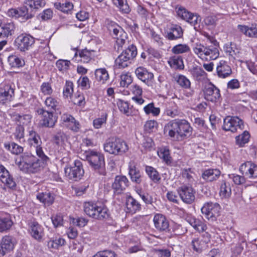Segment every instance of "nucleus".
<instances>
[{"label": "nucleus", "mask_w": 257, "mask_h": 257, "mask_svg": "<svg viewBox=\"0 0 257 257\" xmlns=\"http://www.w3.org/2000/svg\"><path fill=\"white\" fill-rule=\"evenodd\" d=\"M70 62L66 60L60 59L56 62V66L60 71H66L70 66Z\"/></svg>", "instance_id": "54"}, {"label": "nucleus", "mask_w": 257, "mask_h": 257, "mask_svg": "<svg viewBox=\"0 0 257 257\" xmlns=\"http://www.w3.org/2000/svg\"><path fill=\"white\" fill-rule=\"evenodd\" d=\"M248 69L253 74L257 75V62L246 61Z\"/></svg>", "instance_id": "64"}, {"label": "nucleus", "mask_w": 257, "mask_h": 257, "mask_svg": "<svg viewBox=\"0 0 257 257\" xmlns=\"http://www.w3.org/2000/svg\"><path fill=\"white\" fill-rule=\"evenodd\" d=\"M37 198L47 206H50L54 202V197L50 192L40 193L37 195Z\"/></svg>", "instance_id": "36"}, {"label": "nucleus", "mask_w": 257, "mask_h": 257, "mask_svg": "<svg viewBox=\"0 0 257 257\" xmlns=\"http://www.w3.org/2000/svg\"><path fill=\"white\" fill-rule=\"evenodd\" d=\"M204 36L213 44V45L207 46V51H206L207 60L216 59L219 56L218 42L213 37L206 33L204 34Z\"/></svg>", "instance_id": "12"}, {"label": "nucleus", "mask_w": 257, "mask_h": 257, "mask_svg": "<svg viewBox=\"0 0 257 257\" xmlns=\"http://www.w3.org/2000/svg\"><path fill=\"white\" fill-rule=\"evenodd\" d=\"M95 76L96 79L99 82L103 84L108 80L109 75L105 68H99L95 70Z\"/></svg>", "instance_id": "38"}, {"label": "nucleus", "mask_w": 257, "mask_h": 257, "mask_svg": "<svg viewBox=\"0 0 257 257\" xmlns=\"http://www.w3.org/2000/svg\"><path fill=\"white\" fill-rule=\"evenodd\" d=\"M216 72L219 78H225L232 74V69L226 61L220 60L217 64Z\"/></svg>", "instance_id": "23"}, {"label": "nucleus", "mask_w": 257, "mask_h": 257, "mask_svg": "<svg viewBox=\"0 0 257 257\" xmlns=\"http://www.w3.org/2000/svg\"><path fill=\"white\" fill-rule=\"evenodd\" d=\"M193 75L198 80L204 79L207 76L206 73L201 68H196L193 72Z\"/></svg>", "instance_id": "61"}, {"label": "nucleus", "mask_w": 257, "mask_h": 257, "mask_svg": "<svg viewBox=\"0 0 257 257\" xmlns=\"http://www.w3.org/2000/svg\"><path fill=\"white\" fill-rule=\"evenodd\" d=\"M5 148L11 151V152L15 155L21 154L23 151V148L18 145L14 142L11 143V144H5Z\"/></svg>", "instance_id": "43"}, {"label": "nucleus", "mask_w": 257, "mask_h": 257, "mask_svg": "<svg viewBox=\"0 0 257 257\" xmlns=\"http://www.w3.org/2000/svg\"><path fill=\"white\" fill-rule=\"evenodd\" d=\"M239 171L242 175L247 178H255L257 177V165L251 162L243 163L239 167Z\"/></svg>", "instance_id": "15"}, {"label": "nucleus", "mask_w": 257, "mask_h": 257, "mask_svg": "<svg viewBox=\"0 0 257 257\" xmlns=\"http://www.w3.org/2000/svg\"><path fill=\"white\" fill-rule=\"evenodd\" d=\"M55 6L56 9L65 13H68L73 8L72 3L70 2H66L62 4L56 3Z\"/></svg>", "instance_id": "49"}, {"label": "nucleus", "mask_w": 257, "mask_h": 257, "mask_svg": "<svg viewBox=\"0 0 257 257\" xmlns=\"http://www.w3.org/2000/svg\"><path fill=\"white\" fill-rule=\"evenodd\" d=\"M86 160L90 166L99 175H106L104 156L98 152L90 151L86 155Z\"/></svg>", "instance_id": "4"}, {"label": "nucleus", "mask_w": 257, "mask_h": 257, "mask_svg": "<svg viewBox=\"0 0 257 257\" xmlns=\"http://www.w3.org/2000/svg\"><path fill=\"white\" fill-rule=\"evenodd\" d=\"M105 152L114 155H122L128 150L126 143L118 138L108 139L103 145Z\"/></svg>", "instance_id": "3"}, {"label": "nucleus", "mask_w": 257, "mask_h": 257, "mask_svg": "<svg viewBox=\"0 0 257 257\" xmlns=\"http://www.w3.org/2000/svg\"><path fill=\"white\" fill-rule=\"evenodd\" d=\"M158 154L159 157L162 159L167 164L171 163V157L169 153V151L166 149H161L158 152Z\"/></svg>", "instance_id": "52"}, {"label": "nucleus", "mask_w": 257, "mask_h": 257, "mask_svg": "<svg viewBox=\"0 0 257 257\" xmlns=\"http://www.w3.org/2000/svg\"><path fill=\"white\" fill-rule=\"evenodd\" d=\"M84 210L89 216L98 220L107 219L109 216L107 208L101 205L99 206L96 203H85Z\"/></svg>", "instance_id": "6"}, {"label": "nucleus", "mask_w": 257, "mask_h": 257, "mask_svg": "<svg viewBox=\"0 0 257 257\" xmlns=\"http://www.w3.org/2000/svg\"><path fill=\"white\" fill-rule=\"evenodd\" d=\"M178 192L182 200L186 204H191L195 200V191L191 187L182 186L178 189Z\"/></svg>", "instance_id": "14"}, {"label": "nucleus", "mask_w": 257, "mask_h": 257, "mask_svg": "<svg viewBox=\"0 0 257 257\" xmlns=\"http://www.w3.org/2000/svg\"><path fill=\"white\" fill-rule=\"evenodd\" d=\"M206 244L199 238H196L192 240V245L193 249L198 252H200L205 247Z\"/></svg>", "instance_id": "45"}, {"label": "nucleus", "mask_w": 257, "mask_h": 257, "mask_svg": "<svg viewBox=\"0 0 257 257\" xmlns=\"http://www.w3.org/2000/svg\"><path fill=\"white\" fill-rule=\"evenodd\" d=\"M238 30L246 37L256 38H257V24H252L249 26L238 25Z\"/></svg>", "instance_id": "27"}, {"label": "nucleus", "mask_w": 257, "mask_h": 257, "mask_svg": "<svg viewBox=\"0 0 257 257\" xmlns=\"http://www.w3.org/2000/svg\"><path fill=\"white\" fill-rule=\"evenodd\" d=\"M73 92V84L70 81H66L63 88L64 96H71Z\"/></svg>", "instance_id": "57"}, {"label": "nucleus", "mask_w": 257, "mask_h": 257, "mask_svg": "<svg viewBox=\"0 0 257 257\" xmlns=\"http://www.w3.org/2000/svg\"><path fill=\"white\" fill-rule=\"evenodd\" d=\"M125 205L127 211L131 213H135L141 209V204L132 196L126 198Z\"/></svg>", "instance_id": "28"}, {"label": "nucleus", "mask_w": 257, "mask_h": 257, "mask_svg": "<svg viewBox=\"0 0 257 257\" xmlns=\"http://www.w3.org/2000/svg\"><path fill=\"white\" fill-rule=\"evenodd\" d=\"M131 91L135 96H141L143 92L142 88L138 84H133L130 87Z\"/></svg>", "instance_id": "63"}, {"label": "nucleus", "mask_w": 257, "mask_h": 257, "mask_svg": "<svg viewBox=\"0 0 257 257\" xmlns=\"http://www.w3.org/2000/svg\"><path fill=\"white\" fill-rule=\"evenodd\" d=\"M93 51H90L86 49L82 50L78 52H76L72 60L75 62H81L82 63H88L93 56Z\"/></svg>", "instance_id": "25"}, {"label": "nucleus", "mask_w": 257, "mask_h": 257, "mask_svg": "<svg viewBox=\"0 0 257 257\" xmlns=\"http://www.w3.org/2000/svg\"><path fill=\"white\" fill-rule=\"evenodd\" d=\"M46 3V0H25V4L34 9H38L44 7Z\"/></svg>", "instance_id": "42"}, {"label": "nucleus", "mask_w": 257, "mask_h": 257, "mask_svg": "<svg viewBox=\"0 0 257 257\" xmlns=\"http://www.w3.org/2000/svg\"><path fill=\"white\" fill-rule=\"evenodd\" d=\"M34 38L30 35L22 34L15 41V46L21 52H25L34 44Z\"/></svg>", "instance_id": "10"}, {"label": "nucleus", "mask_w": 257, "mask_h": 257, "mask_svg": "<svg viewBox=\"0 0 257 257\" xmlns=\"http://www.w3.org/2000/svg\"><path fill=\"white\" fill-rule=\"evenodd\" d=\"M61 121L64 125L74 132H77L80 129V125L79 122L70 114H63L61 116Z\"/></svg>", "instance_id": "21"}, {"label": "nucleus", "mask_w": 257, "mask_h": 257, "mask_svg": "<svg viewBox=\"0 0 257 257\" xmlns=\"http://www.w3.org/2000/svg\"><path fill=\"white\" fill-rule=\"evenodd\" d=\"M129 181L125 176H116L112 187L115 194L122 193L128 186Z\"/></svg>", "instance_id": "16"}, {"label": "nucleus", "mask_w": 257, "mask_h": 257, "mask_svg": "<svg viewBox=\"0 0 257 257\" xmlns=\"http://www.w3.org/2000/svg\"><path fill=\"white\" fill-rule=\"evenodd\" d=\"M13 222L10 215L0 217V232H3L9 230L12 225Z\"/></svg>", "instance_id": "34"}, {"label": "nucleus", "mask_w": 257, "mask_h": 257, "mask_svg": "<svg viewBox=\"0 0 257 257\" xmlns=\"http://www.w3.org/2000/svg\"><path fill=\"white\" fill-rule=\"evenodd\" d=\"M15 138L20 143L24 142V128L22 125L17 126L15 132L14 133Z\"/></svg>", "instance_id": "50"}, {"label": "nucleus", "mask_w": 257, "mask_h": 257, "mask_svg": "<svg viewBox=\"0 0 257 257\" xmlns=\"http://www.w3.org/2000/svg\"><path fill=\"white\" fill-rule=\"evenodd\" d=\"M192 131L189 123L185 119H175L169 122L164 127L165 133L175 140H179L190 136Z\"/></svg>", "instance_id": "1"}, {"label": "nucleus", "mask_w": 257, "mask_h": 257, "mask_svg": "<svg viewBox=\"0 0 257 257\" xmlns=\"http://www.w3.org/2000/svg\"><path fill=\"white\" fill-rule=\"evenodd\" d=\"M128 174L131 180L137 184H140L142 181V177L140 171L135 165H129Z\"/></svg>", "instance_id": "32"}, {"label": "nucleus", "mask_w": 257, "mask_h": 257, "mask_svg": "<svg viewBox=\"0 0 257 257\" xmlns=\"http://www.w3.org/2000/svg\"><path fill=\"white\" fill-rule=\"evenodd\" d=\"M135 74L137 77L148 86H151L154 79V74L149 72L146 68L139 67L135 70Z\"/></svg>", "instance_id": "19"}, {"label": "nucleus", "mask_w": 257, "mask_h": 257, "mask_svg": "<svg viewBox=\"0 0 257 257\" xmlns=\"http://www.w3.org/2000/svg\"><path fill=\"white\" fill-rule=\"evenodd\" d=\"M219 211L220 206L216 203L207 202L201 208V212L205 215V217L212 220H215L219 215Z\"/></svg>", "instance_id": "11"}, {"label": "nucleus", "mask_w": 257, "mask_h": 257, "mask_svg": "<svg viewBox=\"0 0 257 257\" xmlns=\"http://www.w3.org/2000/svg\"><path fill=\"white\" fill-rule=\"evenodd\" d=\"M222 128L226 131L234 133L244 128L243 122L238 117L227 116L224 119V124Z\"/></svg>", "instance_id": "9"}, {"label": "nucleus", "mask_w": 257, "mask_h": 257, "mask_svg": "<svg viewBox=\"0 0 257 257\" xmlns=\"http://www.w3.org/2000/svg\"><path fill=\"white\" fill-rule=\"evenodd\" d=\"M121 81L120 86L124 87H127L128 85L132 82V78L128 74H123L120 76Z\"/></svg>", "instance_id": "59"}, {"label": "nucleus", "mask_w": 257, "mask_h": 257, "mask_svg": "<svg viewBox=\"0 0 257 257\" xmlns=\"http://www.w3.org/2000/svg\"><path fill=\"white\" fill-rule=\"evenodd\" d=\"M137 54L136 47L133 44L129 45L127 48L118 56L115 61V64L119 69L124 68L131 64Z\"/></svg>", "instance_id": "7"}, {"label": "nucleus", "mask_w": 257, "mask_h": 257, "mask_svg": "<svg viewBox=\"0 0 257 257\" xmlns=\"http://www.w3.org/2000/svg\"><path fill=\"white\" fill-rule=\"evenodd\" d=\"M144 111L147 114L152 113L154 115L157 116L160 113V108L155 107L153 103H150L144 107Z\"/></svg>", "instance_id": "56"}, {"label": "nucleus", "mask_w": 257, "mask_h": 257, "mask_svg": "<svg viewBox=\"0 0 257 257\" xmlns=\"http://www.w3.org/2000/svg\"><path fill=\"white\" fill-rule=\"evenodd\" d=\"M15 242L12 236H4L0 243V257L4 256L10 252L14 248Z\"/></svg>", "instance_id": "18"}, {"label": "nucleus", "mask_w": 257, "mask_h": 257, "mask_svg": "<svg viewBox=\"0 0 257 257\" xmlns=\"http://www.w3.org/2000/svg\"><path fill=\"white\" fill-rule=\"evenodd\" d=\"M0 180L8 187L15 189L16 183L9 172L3 165H0Z\"/></svg>", "instance_id": "20"}, {"label": "nucleus", "mask_w": 257, "mask_h": 257, "mask_svg": "<svg viewBox=\"0 0 257 257\" xmlns=\"http://www.w3.org/2000/svg\"><path fill=\"white\" fill-rule=\"evenodd\" d=\"M171 51L175 54H180L185 53H188L190 51V48L187 44H178L174 46Z\"/></svg>", "instance_id": "41"}, {"label": "nucleus", "mask_w": 257, "mask_h": 257, "mask_svg": "<svg viewBox=\"0 0 257 257\" xmlns=\"http://www.w3.org/2000/svg\"><path fill=\"white\" fill-rule=\"evenodd\" d=\"M8 61L10 66L12 68H20L25 65V61L15 54L9 56Z\"/></svg>", "instance_id": "33"}, {"label": "nucleus", "mask_w": 257, "mask_h": 257, "mask_svg": "<svg viewBox=\"0 0 257 257\" xmlns=\"http://www.w3.org/2000/svg\"><path fill=\"white\" fill-rule=\"evenodd\" d=\"M204 93L206 96H219L220 91L214 85H211L205 88Z\"/></svg>", "instance_id": "51"}, {"label": "nucleus", "mask_w": 257, "mask_h": 257, "mask_svg": "<svg viewBox=\"0 0 257 257\" xmlns=\"http://www.w3.org/2000/svg\"><path fill=\"white\" fill-rule=\"evenodd\" d=\"M113 4L119 7L124 13H128L130 12L128 6L125 4V0H112Z\"/></svg>", "instance_id": "58"}, {"label": "nucleus", "mask_w": 257, "mask_h": 257, "mask_svg": "<svg viewBox=\"0 0 257 257\" xmlns=\"http://www.w3.org/2000/svg\"><path fill=\"white\" fill-rule=\"evenodd\" d=\"M29 136L28 142L30 145L35 147L41 143L40 137L36 132L33 130L30 131Z\"/></svg>", "instance_id": "46"}, {"label": "nucleus", "mask_w": 257, "mask_h": 257, "mask_svg": "<svg viewBox=\"0 0 257 257\" xmlns=\"http://www.w3.org/2000/svg\"><path fill=\"white\" fill-rule=\"evenodd\" d=\"M175 12L177 16L193 26L196 31L201 29V17L197 14L188 11L185 8L180 5H177Z\"/></svg>", "instance_id": "5"}, {"label": "nucleus", "mask_w": 257, "mask_h": 257, "mask_svg": "<svg viewBox=\"0 0 257 257\" xmlns=\"http://www.w3.org/2000/svg\"><path fill=\"white\" fill-rule=\"evenodd\" d=\"M15 25L14 23H0V38H7L14 34Z\"/></svg>", "instance_id": "26"}, {"label": "nucleus", "mask_w": 257, "mask_h": 257, "mask_svg": "<svg viewBox=\"0 0 257 257\" xmlns=\"http://www.w3.org/2000/svg\"><path fill=\"white\" fill-rule=\"evenodd\" d=\"M207 46H204L201 44H196L195 46L193 48L194 53L196 54L198 57L201 59H205L207 60L206 51Z\"/></svg>", "instance_id": "39"}, {"label": "nucleus", "mask_w": 257, "mask_h": 257, "mask_svg": "<svg viewBox=\"0 0 257 257\" xmlns=\"http://www.w3.org/2000/svg\"><path fill=\"white\" fill-rule=\"evenodd\" d=\"M166 38L169 40H176L183 37V30L177 25H172L166 32Z\"/></svg>", "instance_id": "22"}, {"label": "nucleus", "mask_w": 257, "mask_h": 257, "mask_svg": "<svg viewBox=\"0 0 257 257\" xmlns=\"http://www.w3.org/2000/svg\"><path fill=\"white\" fill-rule=\"evenodd\" d=\"M231 193L230 184L225 182H223L220 187V195L224 198L229 197Z\"/></svg>", "instance_id": "44"}, {"label": "nucleus", "mask_w": 257, "mask_h": 257, "mask_svg": "<svg viewBox=\"0 0 257 257\" xmlns=\"http://www.w3.org/2000/svg\"><path fill=\"white\" fill-rule=\"evenodd\" d=\"M229 177L233 179L234 183L237 185H240L245 182V178L244 175L240 176L237 174L229 175Z\"/></svg>", "instance_id": "62"}, {"label": "nucleus", "mask_w": 257, "mask_h": 257, "mask_svg": "<svg viewBox=\"0 0 257 257\" xmlns=\"http://www.w3.org/2000/svg\"><path fill=\"white\" fill-rule=\"evenodd\" d=\"M250 135L247 131H244L241 135L236 137V143L239 147H243L249 139Z\"/></svg>", "instance_id": "47"}, {"label": "nucleus", "mask_w": 257, "mask_h": 257, "mask_svg": "<svg viewBox=\"0 0 257 257\" xmlns=\"http://www.w3.org/2000/svg\"><path fill=\"white\" fill-rule=\"evenodd\" d=\"M16 163L23 172L35 173L40 170L44 163L31 154L25 153L20 157L19 161L16 159Z\"/></svg>", "instance_id": "2"}, {"label": "nucleus", "mask_w": 257, "mask_h": 257, "mask_svg": "<svg viewBox=\"0 0 257 257\" xmlns=\"http://www.w3.org/2000/svg\"><path fill=\"white\" fill-rule=\"evenodd\" d=\"M189 223L196 230L200 232L206 230L207 226L202 221L194 217L189 218Z\"/></svg>", "instance_id": "35"}, {"label": "nucleus", "mask_w": 257, "mask_h": 257, "mask_svg": "<svg viewBox=\"0 0 257 257\" xmlns=\"http://www.w3.org/2000/svg\"><path fill=\"white\" fill-rule=\"evenodd\" d=\"M45 104L48 108L56 110L59 107V102L54 97H47L45 100Z\"/></svg>", "instance_id": "55"}, {"label": "nucleus", "mask_w": 257, "mask_h": 257, "mask_svg": "<svg viewBox=\"0 0 257 257\" xmlns=\"http://www.w3.org/2000/svg\"><path fill=\"white\" fill-rule=\"evenodd\" d=\"M157 125L158 123L156 121L150 120L146 122L144 125V129L146 132L150 133L157 128Z\"/></svg>", "instance_id": "60"}, {"label": "nucleus", "mask_w": 257, "mask_h": 257, "mask_svg": "<svg viewBox=\"0 0 257 257\" xmlns=\"http://www.w3.org/2000/svg\"><path fill=\"white\" fill-rule=\"evenodd\" d=\"M82 164L79 160H75L73 165L65 168V173L69 179L75 181L80 180L84 175Z\"/></svg>", "instance_id": "8"}, {"label": "nucleus", "mask_w": 257, "mask_h": 257, "mask_svg": "<svg viewBox=\"0 0 257 257\" xmlns=\"http://www.w3.org/2000/svg\"><path fill=\"white\" fill-rule=\"evenodd\" d=\"M170 66L175 69H183L184 64L183 60L180 56H173L170 58L168 61Z\"/></svg>", "instance_id": "37"}, {"label": "nucleus", "mask_w": 257, "mask_h": 257, "mask_svg": "<svg viewBox=\"0 0 257 257\" xmlns=\"http://www.w3.org/2000/svg\"><path fill=\"white\" fill-rule=\"evenodd\" d=\"M146 172L150 178L155 183L159 182L161 178L158 171L151 166L146 167Z\"/></svg>", "instance_id": "40"}, {"label": "nucleus", "mask_w": 257, "mask_h": 257, "mask_svg": "<svg viewBox=\"0 0 257 257\" xmlns=\"http://www.w3.org/2000/svg\"><path fill=\"white\" fill-rule=\"evenodd\" d=\"M31 234L33 237L39 241L41 240L43 234L42 226L36 222L31 223Z\"/></svg>", "instance_id": "30"}, {"label": "nucleus", "mask_w": 257, "mask_h": 257, "mask_svg": "<svg viewBox=\"0 0 257 257\" xmlns=\"http://www.w3.org/2000/svg\"><path fill=\"white\" fill-rule=\"evenodd\" d=\"M117 105L120 111L123 112L127 116H129L131 114L128 103L127 101H124L121 99H119L117 102Z\"/></svg>", "instance_id": "53"}, {"label": "nucleus", "mask_w": 257, "mask_h": 257, "mask_svg": "<svg viewBox=\"0 0 257 257\" xmlns=\"http://www.w3.org/2000/svg\"><path fill=\"white\" fill-rule=\"evenodd\" d=\"M7 14L9 17L13 18H21L24 21L32 19L34 16L33 14L29 13V9L26 7L11 9L8 10Z\"/></svg>", "instance_id": "13"}, {"label": "nucleus", "mask_w": 257, "mask_h": 257, "mask_svg": "<svg viewBox=\"0 0 257 257\" xmlns=\"http://www.w3.org/2000/svg\"><path fill=\"white\" fill-rule=\"evenodd\" d=\"M38 112L40 114H42V118L40 121L42 126L49 127L54 126L57 119L56 115L52 112L43 109H40Z\"/></svg>", "instance_id": "17"}, {"label": "nucleus", "mask_w": 257, "mask_h": 257, "mask_svg": "<svg viewBox=\"0 0 257 257\" xmlns=\"http://www.w3.org/2000/svg\"><path fill=\"white\" fill-rule=\"evenodd\" d=\"M176 80L180 86L185 89H189V91L187 92L188 95H193L194 94V91L190 87L191 82L186 77L182 75H179L176 76Z\"/></svg>", "instance_id": "31"}, {"label": "nucleus", "mask_w": 257, "mask_h": 257, "mask_svg": "<svg viewBox=\"0 0 257 257\" xmlns=\"http://www.w3.org/2000/svg\"><path fill=\"white\" fill-rule=\"evenodd\" d=\"M15 89L11 85L6 84L1 88L0 93L1 96H13L14 95Z\"/></svg>", "instance_id": "48"}, {"label": "nucleus", "mask_w": 257, "mask_h": 257, "mask_svg": "<svg viewBox=\"0 0 257 257\" xmlns=\"http://www.w3.org/2000/svg\"><path fill=\"white\" fill-rule=\"evenodd\" d=\"M220 175V171L219 170L209 169L203 172L202 177L206 181L212 182L218 179Z\"/></svg>", "instance_id": "29"}, {"label": "nucleus", "mask_w": 257, "mask_h": 257, "mask_svg": "<svg viewBox=\"0 0 257 257\" xmlns=\"http://www.w3.org/2000/svg\"><path fill=\"white\" fill-rule=\"evenodd\" d=\"M155 228L160 231H167L168 230L169 224V222L162 214H156L153 219Z\"/></svg>", "instance_id": "24"}]
</instances>
